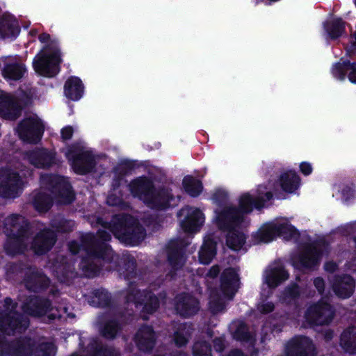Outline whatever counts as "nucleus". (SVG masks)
Returning a JSON list of instances; mask_svg holds the SVG:
<instances>
[{
	"label": "nucleus",
	"instance_id": "603ef678",
	"mask_svg": "<svg viewBox=\"0 0 356 356\" xmlns=\"http://www.w3.org/2000/svg\"><path fill=\"white\" fill-rule=\"evenodd\" d=\"M224 347L223 341L221 339L215 340L214 348L217 351H221Z\"/></svg>",
	"mask_w": 356,
	"mask_h": 356
},
{
	"label": "nucleus",
	"instance_id": "864d4df0",
	"mask_svg": "<svg viewBox=\"0 0 356 356\" xmlns=\"http://www.w3.org/2000/svg\"><path fill=\"white\" fill-rule=\"evenodd\" d=\"M69 248L70 251L74 254L79 251V246L76 243H71L69 245Z\"/></svg>",
	"mask_w": 356,
	"mask_h": 356
},
{
	"label": "nucleus",
	"instance_id": "0eeeda50",
	"mask_svg": "<svg viewBox=\"0 0 356 356\" xmlns=\"http://www.w3.org/2000/svg\"><path fill=\"white\" fill-rule=\"evenodd\" d=\"M65 154L73 170L77 174L83 175L90 172L96 163L95 155L84 143L67 147Z\"/></svg>",
	"mask_w": 356,
	"mask_h": 356
},
{
	"label": "nucleus",
	"instance_id": "09e8293b",
	"mask_svg": "<svg viewBox=\"0 0 356 356\" xmlns=\"http://www.w3.org/2000/svg\"><path fill=\"white\" fill-rule=\"evenodd\" d=\"M219 273V268L217 266H213L207 272L206 276L208 277H215Z\"/></svg>",
	"mask_w": 356,
	"mask_h": 356
},
{
	"label": "nucleus",
	"instance_id": "f8f14e48",
	"mask_svg": "<svg viewBox=\"0 0 356 356\" xmlns=\"http://www.w3.org/2000/svg\"><path fill=\"white\" fill-rule=\"evenodd\" d=\"M179 216L181 227L188 233L197 232L204 224L205 220L203 213L200 209L189 207L181 209Z\"/></svg>",
	"mask_w": 356,
	"mask_h": 356
},
{
	"label": "nucleus",
	"instance_id": "bf43d9fd",
	"mask_svg": "<svg viewBox=\"0 0 356 356\" xmlns=\"http://www.w3.org/2000/svg\"><path fill=\"white\" fill-rule=\"evenodd\" d=\"M82 268H83V269H86V271H88V270H92V267H86V265H85V264H82Z\"/></svg>",
	"mask_w": 356,
	"mask_h": 356
},
{
	"label": "nucleus",
	"instance_id": "f257e3e1",
	"mask_svg": "<svg viewBox=\"0 0 356 356\" xmlns=\"http://www.w3.org/2000/svg\"><path fill=\"white\" fill-rule=\"evenodd\" d=\"M273 184L259 186L252 193L241 194L238 200V208L232 206H220L214 211L213 224L218 229L216 232L226 238L227 245L234 250L242 249L246 237L240 230L244 215L252 212L254 208L260 209L273 197Z\"/></svg>",
	"mask_w": 356,
	"mask_h": 356
},
{
	"label": "nucleus",
	"instance_id": "cd10ccee",
	"mask_svg": "<svg viewBox=\"0 0 356 356\" xmlns=\"http://www.w3.org/2000/svg\"><path fill=\"white\" fill-rule=\"evenodd\" d=\"M154 339V334L150 327H144L141 328L136 336V343L139 348L146 350L152 346Z\"/></svg>",
	"mask_w": 356,
	"mask_h": 356
},
{
	"label": "nucleus",
	"instance_id": "423d86ee",
	"mask_svg": "<svg viewBox=\"0 0 356 356\" xmlns=\"http://www.w3.org/2000/svg\"><path fill=\"white\" fill-rule=\"evenodd\" d=\"M298 236L296 228L290 224L286 218H281L262 225L260 228L252 234L255 243H268L277 236L284 239H291Z\"/></svg>",
	"mask_w": 356,
	"mask_h": 356
},
{
	"label": "nucleus",
	"instance_id": "052dcab7",
	"mask_svg": "<svg viewBox=\"0 0 356 356\" xmlns=\"http://www.w3.org/2000/svg\"><path fill=\"white\" fill-rule=\"evenodd\" d=\"M56 229L58 231H65V229L61 227H56Z\"/></svg>",
	"mask_w": 356,
	"mask_h": 356
},
{
	"label": "nucleus",
	"instance_id": "4d7b16f0",
	"mask_svg": "<svg viewBox=\"0 0 356 356\" xmlns=\"http://www.w3.org/2000/svg\"><path fill=\"white\" fill-rule=\"evenodd\" d=\"M229 356H244V355L239 350H235Z\"/></svg>",
	"mask_w": 356,
	"mask_h": 356
},
{
	"label": "nucleus",
	"instance_id": "bb28decb",
	"mask_svg": "<svg viewBox=\"0 0 356 356\" xmlns=\"http://www.w3.org/2000/svg\"><path fill=\"white\" fill-rule=\"evenodd\" d=\"M340 345L346 352L356 353V327H349L343 332Z\"/></svg>",
	"mask_w": 356,
	"mask_h": 356
},
{
	"label": "nucleus",
	"instance_id": "b1692460",
	"mask_svg": "<svg viewBox=\"0 0 356 356\" xmlns=\"http://www.w3.org/2000/svg\"><path fill=\"white\" fill-rule=\"evenodd\" d=\"M333 290L337 296L342 298H346L351 296L354 290V282L349 276H344L337 279L333 284Z\"/></svg>",
	"mask_w": 356,
	"mask_h": 356
},
{
	"label": "nucleus",
	"instance_id": "7ed1b4c3",
	"mask_svg": "<svg viewBox=\"0 0 356 356\" xmlns=\"http://www.w3.org/2000/svg\"><path fill=\"white\" fill-rule=\"evenodd\" d=\"M39 40L44 46L33 60L34 70L42 76L52 77L58 72L61 61L58 42L51 40L47 33L40 35Z\"/></svg>",
	"mask_w": 356,
	"mask_h": 356
},
{
	"label": "nucleus",
	"instance_id": "412c9836",
	"mask_svg": "<svg viewBox=\"0 0 356 356\" xmlns=\"http://www.w3.org/2000/svg\"><path fill=\"white\" fill-rule=\"evenodd\" d=\"M19 32V25L15 19L10 15H3L0 21V36L13 38H15Z\"/></svg>",
	"mask_w": 356,
	"mask_h": 356
},
{
	"label": "nucleus",
	"instance_id": "a878e982",
	"mask_svg": "<svg viewBox=\"0 0 356 356\" xmlns=\"http://www.w3.org/2000/svg\"><path fill=\"white\" fill-rule=\"evenodd\" d=\"M33 305H34L35 308L29 309L27 311V312L31 315L42 316L47 314L51 319H54L60 316V314L52 312L54 309L52 307L50 308L51 304L47 300H35Z\"/></svg>",
	"mask_w": 356,
	"mask_h": 356
},
{
	"label": "nucleus",
	"instance_id": "1a4fd4ad",
	"mask_svg": "<svg viewBox=\"0 0 356 356\" xmlns=\"http://www.w3.org/2000/svg\"><path fill=\"white\" fill-rule=\"evenodd\" d=\"M41 182L48 187L52 193L58 195L60 198L58 201L60 203L67 204L72 201L74 194L65 178L57 175H43L41 177Z\"/></svg>",
	"mask_w": 356,
	"mask_h": 356
},
{
	"label": "nucleus",
	"instance_id": "37998d69",
	"mask_svg": "<svg viewBox=\"0 0 356 356\" xmlns=\"http://www.w3.org/2000/svg\"><path fill=\"white\" fill-rule=\"evenodd\" d=\"M348 54H356V33L351 36L349 44L346 47Z\"/></svg>",
	"mask_w": 356,
	"mask_h": 356
},
{
	"label": "nucleus",
	"instance_id": "5fc2aeb1",
	"mask_svg": "<svg viewBox=\"0 0 356 356\" xmlns=\"http://www.w3.org/2000/svg\"><path fill=\"white\" fill-rule=\"evenodd\" d=\"M89 254L90 256H97V257H104V254L103 252H97L96 250H89Z\"/></svg>",
	"mask_w": 356,
	"mask_h": 356
},
{
	"label": "nucleus",
	"instance_id": "4468645a",
	"mask_svg": "<svg viewBox=\"0 0 356 356\" xmlns=\"http://www.w3.org/2000/svg\"><path fill=\"white\" fill-rule=\"evenodd\" d=\"M333 316L331 307L325 302L310 306L305 312V318L310 325H323L329 323Z\"/></svg>",
	"mask_w": 356,
	"mask_h": 356
},
{
	"label": "nucleus",
	"instance_id": "9d476101",
	"mask_svg": "<svg viewBox=\"0 0 356 356\" xmlns=\"http://www.w3.org/2000/svg\"><path fill=\"white\" fill-rule=\"evenodd\" d=\"M326 251L327 248L322 244L310 246L300 254L293 256L292 265L300 270L311 268L318 264Z\"/></svg>",
	"mask_w": 356,
	"mask_h": 356
},
{
	"label": "nucleus",
	"instance_id": "72a5a7b5",
	"mask_svg": "<svg viewBox=\"0 0 356 356\" xmlns=\"http://www.w3.org/2000/svg\"><path fill=\"white\" fill-rule=\"evenodd\" d=\"M51 202V197L45 194L40 193L35 197L33 204L38 211L44 212L49 209Z\"/></svg>",
	"mask_w": 356,
	"mask_h": 356
},
{
	"label": "nucleus",
	"instance_id": "58836bf2",
	"mask_svg": "<svg viewBox=\"0 0 356 356\" xmlns=\"http://www.w3.org/2000/svg\"><path fill=\"white\" fill-rule=\"evenodd\" d=\"M118 331V325L115 322H108L102 330L104 336L106 338H113Z\"/></svg>",
	"mask_w": 356,
	"mask_h": 356
},
{
	"label": "nucleus",
	"instance_id": "79ce46f5",
	"mask_svg": "<svg viewBox=\"0 0 356 356\" xmlns=\"http://www.w3.org/2000/svg\"><path fill=\"white\" fill-rule=\"evenodd\" d=\"M157 306V298L149 296L148 301L145 303L143 309L148 312H152L156 309Z\"/></svg>",
	"mask_w": 356,
	"mask_h": 356
},
{
	"label": "nucleus",
	"instance_id": "39448f33",
	"mask_svg": "<svg viewBox=\"0 0 356 356\" xmlns=\"http://www.w3.org/2000/svg\"><path fill=\"white\" fill-rule=\"evenodd\" d=\"M130 191L134 196L138 197L149 207L160 209L170 205L172 197L169 191H155L152 182L145 178L134 180L130 185Z\"/></svg>",
	"mask_w": 356,
	"mask_h": 356
},
{
	"label": "nucleus",
	"instance_id": "de8ad7c7",
	"mask_svg": "<svg viewBox=\"0 0 356 356\" xmlns=\"http://www.w3.org/2000/svg\"><path fill=\"white\" fill-rule=\"evenodd\" d=\"M273 303L268 302L262 305H259L258 309L262 313H268L273 309Z\"/></svg>",
	"mask_w": 356,
	"mask_h": 356
},
{
	"label": "nucleus",
	"instance_id": "a18cd8bd",
	"mask_svg": "<svg viewBox=\"0 0 356 356\" xmlns=\"http://www.w3.org/2000/svg\"><path fill=\"white\" fill-rule=\"evenodd\" d=\"M74 132V129L70 126H66L61 129V138L63 140H68L72 136Z\"/></svg>",
	"mask_w": 356,
	"mask_h": 356
},
{
	"label": "nucleus",
	"instance_id": "a211bd4d",
	"mask_svg": "<svg viewBox=\"0 0 356 356\" xmlns=\"http://www.w3.org/2000/svg\"><path fill=\"white\" fill-rule=\"evenodd\" d=\"M332 73L335 79L341 81L345 79L347 74L349 81L356 83V63H350L346 59L341 58L339 63L333 65Z\"/></svg>",
	"mask_w": 356,
	"mask_h": 356
},
{
	"label": "nucleus",
	"instance_id": "4c0bfd02",
	"mask_svg": "<svg viewBox=\"0 0 356 356\" xmlns=\"http://www.w3.org/2000/svg\"><path fill=\"white\" fill-rule=\"evenodd\" d=\"M188 330H186L185 325L182 326L181 329L175 334V341L176 344L179 346L184 345L188 341Z\"/></svg>",
	"mask_w": 356,
	"mask_h": 356
},
{
	"label": "nucleus",
	"instance_id": "c756f323",
	"mask_svg": "<svg viewBox=\"0 0 356 356\" xmlns=\"http://www.w3.org/2000/svg\"><path fill=\"white\" fill-rule=\"evenodd\" d=\"M199 309L198 302L196 299L191 296H186L182 301L179 302L177 306V311L181 315L188 316L194 314Z\"/></svg>",
	"mask_w": 356,
	"mask_h": 356
},
{
	"label": "nucleus",
	"instance_id": "5701e85b",
	"mask_svg": "<svg viewBox=\"0 0 356 356\" xmlns=\"http://www.w3.org/2000/svg\"><path fill=\"white\" fill-rule=\"evenodd\" d=\"M54 243L55 237L53 232L46 231L35 238L31 248L35 253L40 254L49 250Z\"/></svg>",
	"mask_w": 356,
	"mask_h": 356
},
{
	"label": "nucleus",
	"instance_id": "20e7f679",
	"mask_svg": "<svg viewBox=\"0 0 356 356\" xmlns=\"http://www.w3.org/2000/svg\"><path fill=\"white\" fill-rule=\"evenodd\" d=\"M239 287V277L237 270L229 268L224 270L221 276L219 291L211 295L209 307L212 312L218 313L225 307L226 300H231Z\"/></svg>",
	"mask_w": 356,
	"mask_h": 356
},
{
	"label": "nucleus",
	"instance_id": "e2e57ef3",
	"mask_svg": "<svg viewBox=\"0 0 356 356\" xmlns=\"http://www.w3.org/2000/svg\"><path fill=\"white\" fill-rule=\"evenodd\" d=\"M103 248H104V249L105 250V251H106V252L109 250H108V247H107L106 245H104V247H103Z\"/></svg>",
	"mask_w": 356,
	"mask_h": 356
},
{
	"label": "nucleus",
	"instance_id": "473e14b6",
	"mask_svg": "<svg viewBox=\"0 0 356 356\" xmlns=\"http://www.w3.org/2000/svg\"><path fill=\"white\" fill-rule=\"evenodd\" d=\"M324 26L330 38H337L343 33L345 24L341 19H336L332 21V24H325Z\"/></svg>",
	"mask_w": 356,
	"mask_h": 356
},
{
	"label": "nucleus",
	"instance_id": "9b49d317",
	"mask_svg": "<svg viewBox=\"0 0 356 356\" xmlns=\"http://www.w3.org/2000/svg\"><path fill=\"white\" fill-rule=\"evenodd\" d=\"M17 131L23 140L28 143H36L42 137L44 124L36 115L31 114L20 123Z\"/></svg>",
	"mask_w": 356,
	"mask_h": 356
},
{
	"label": "nucleus",
	"instance_id": "6e6552de",
	"mask_svg": "<svg viewBox=\"0 0 356 356\" xmlns=\"http://www.w3.org/2000/svg\"><path fill=\"white\" fill-rule=\"evenodd\" d=\"M112 232L119 239L131 245H135L144 237V230L131 216H122L114 222Z\"/></svg>",
	"mask_w": 356,
	"mask_h": 356
},
{
	"label": "nucleus",
	"instance_id": "680f3d73",
	"mask_svg": "<svg viewBox=\"0 0 356 356\" xmlns=\"http://www.w3.org/2000/svg\"><path fill=\"white\" fill-rule=\"evenodd\" d=\"M170 263H171L172 265H174V266L177 265V263H176L175 261H174L171 258L170 259Z\"/></svg>",
	"mask_w": 356,
	"mask_h": 356
},
{
	"label": "nucleus",
	"instance_id": "6e6d98bb",
	"mask_svg": "<svg viewBox=\"0 0 356 356\" xmlns=\"http://www.w3.org/2000/svg\"><path fill=\"white\" fill-rule=\"evenodd\" d=\"M139 295L140 296V293H139V292H138V291H136V293H135L130 294V295L128 296V298H127L128 301H130V302H131V301H135V300L136 301V299H137L136 296H139Z\"/></svg>",
	"mask_w": 356,
	"mask_h": 356
},
{
	"label": "nucleus",
	"instance_id": "c9c22d12",
	"mask_svg": "<svg viewBox=\"0 0 356 356\" xmlns=\"http://www.w3.org/2000/svg\"><path fill=\"white\" fill-rule=\"evenodd\" d=\"M193 356H211V348L204 342H197L193 346Z\"/></svg>",
	"mask_w": 356,
	"mask_h": 356
},
{
	"label": "nucleus",
	"instance_id": "f3484780",
	"mask_svg": "<svg viewBox=\"0 0 356 356\" xmlns=\"http://www.w3.org/2000/svg\"><path fill=\"white\" fill-rule=\"evenodd\" d=\"M278 183L283 191L295 193L301 185V179L295 170H284L280 172Z\"/></svg>",
	"mask_w": 356,
	"mask_h": 356
},
{
	"label": "nucleus",
	"instance_id": "aec40b11",
	"mask_svg": "<svg viewBox=\"0 0 356 356\" xmlns=\"http://www.w3.org/2000/svg\"><path fill=\"white\" fill-rule=\"evenodd\" d=\"M314 348L309 339L299 337L291 342L290 356H314Z\"/></svg>",
	"mask_w": 356,
	"mask_h": 356
},
{
	"label": "nucleus",
	"instance_id": "c03bdc74",
	"mask_svg": "<svg viewBox=\"0 0 356 356\" xmlns=\"http://www.w3.org/2000/svg\"><path fill=\"white\" fill-rule=\"evenodd\" d=\"M299 294V290L296 286H293L291 289H287L283 301H287L288 299H293Z\"/></svg>",
	"mask_w": 356,
	"mask_h": 356
},
{
	"label": "nucleus",
	"instance_id": "0e129e2a",
	"mask_svg": "<svg viewBox=\"0 0 356 356\" xmlns=\"http://www.w3.org/2000/svg\"><path fill=\"white\" fill-rule=\"evenodd\" d=\"M6 302L7 304H10V303L11 302V300H10V299H6Z\"/></svg>",
	"mask_w": 356,
	"mask_h": 356
},
{
	"label": "nucleus",
	"instance_id": "f03ea898",
	"mask_svg": "<svg viewBox=\"0 0 356 356\" xmlns=\"http://www.w3.org/2000/svg\"><path fill=\"white\" fill-rule=\"evenodd\" d=\"M28 325V321L16 314L0 315V356H54L56 348L53 343H38L31 339L22 341L12 352H8L5 335L21 332Z\"/></svg>",
	"mask_w": 356,
	"mask_h": 356
},
{
	"label": "nucleus",
	"instance_id": "ea45409f",
	"mask_svg": "<svg viewBox=\"0 0 356 356\" xmlns=\"http://www.w3.org/2000/svg\"><path fill=\"white\" fill-rule=\"evenodd\" d=\"M21 222H24V218L18 215H12L6 219V225L17 227Z\"/></svg>",
	"mask_w": 356,
	"mask_h": 356
},
{
	"label": "nucleus",
	"instance_id": "6ab92c4d",
	"mask_svg": "<svg viewBox=\"0 0 356 356\" xmlns=\"http://www.w3.org/2000/svg\"><path fill=\"white\" fill-rule=\"evenodd\" d=\"M26 159L36 168H48L54 163V156L44 149H37L26 154Z\"/></svg>",
	"mask_w": 356,
	"mask_h": 356
},
{
	"label": "nucleus",
	"instance_id": "dca6fc26",
	"mask_svg": "<svg viewBox=\"0 0 356 356\" xmlns=\"http://www.w3.org/2000/svg\"><path fill=\"white\" fill-rule=\"evenodd\" d=\"M219 240L220 236L217 233H209L206 235L199 252V260L201 264H208L214 258L216 253V246Z\"/></svg>",
	"mask_w": 356,
	"mask_h": 356
},
{
	"label": "nucleus",
	"instance_id": "2eb2a0df",
	"mask_svg": "<svg viewBox=\"0 0 356 356\" xmlns=\"http://www.w3.org/2000/svg\"><path fill=\"white\" fill-rule=\"evenodd\" d=\"M289 277L282 264L277 262L270 265L265 271L264 283L270 288H275Z\"/></svg>",
	"mask_w": 356,
	"mask_h": 356
},
{
	"label": "nucleus",
	"instance_id": "2f4dec72",
	"mask_svg": "<svg viewBox=\"0 0 356 356\" xmlns=\"http://www.w3.org/2000/svg\"><path fill=\"white\" fill-rule=\"evenodd\" d=\"M183 186L191 196L196 197L202 191V186L199 180L191 176H186L183 179Z\"/></svg>",
	"mask_w": 356,
	"mask_h": 356
},
{
	"label": "nucleus",
	"instance_id": "3c124183",
	"mask_svg": "<svg viewBox=\"0 0 356 356\" xmlns=\"http://www.w3.org/2000/svg\"><path fill=\"white\" fill-rule=\"evenodd\" d=\"M337 268V264L334 262L330 261L325 264V269L327 272H334Z\"/></svg>",
	"mask_w": 356,
	"mask_h": 356
},
{
	"label": "nucleus",
	"instance_id": "4be33fe9",
	"mask_svg": "<svg viewBox=\"0 0 356 356\" xmlns=\"http://www.w3.org/2000/svg\"><path fill=\"white\" fill-rule=\"evenodd\" d=\"M24 65L17 58H9L3 70L5 79L18 80L22 77L25 72Z\"/></svg>",
	"mask_w": 356,
	"mask_h": 356
},
{
	"label": "nucleus",
	"instance_id": "393cba45",
	"mask_svg": "<svg viewBox=\"0 0 356 356\" xmlns=\"http://www.w3.org/2000/svg\"><path fill=\"white\" fill-rule=\"evenodd\" d=\"M83 93V84L79 78L72 77L66 81L65 84V95L67 98L76 101L82 97Z\"/></svg>",
	"mask_w": 356,
	"mask_h": 356
},
{
	"label": "nucleus",
	"instance_id": "c85d7f7f",
	"mask_svg": "<svg viewBox=\"0 0 356 356\" xmlns=\"http://www.w3.org/2000/svg\"><path fill=\"white\" fill-rule=\"evenodd\" d=\"M333 196L343 202H350L356 198V191L353 184H340L334 187Z\"/></svg>",
	"mask_w": 356,
	"mask_h": 356
},
{
	"label": "nucleus",
	"instance_id": "f704fd0d",
	"mask_svg": "<svg viewBox=\"0 0 356 356\" xmlns=\"http://www.w3.org/2000/svg\"><path fill=\"white\" fill-rule=\"evenodd\" d=\"M236 330L234 332V337L236 339L245 341L250 339V334L247 331L246 325L242 322L234 323L232 325L231 329Z\"/></svg>",
	"mask_w": 356,
	"mask_h": 356
},
{
	"label": "nucleus",
	"instance_id": "e433bc0d",
	"mask_svg": "<svg viewBox=\"0 0 356 356\" xmlns=\"http://www.w3.org/2000/svg\"><path fill=\"white\" fill-rule=\"evenodd\" d=\"M229 198V194L224 188H216L213 191L211 200L216 203L226 202Z\"/></svg>",
	"mask_w": 356,
	"mask_h": 356
},
{
	"label": "nucleus",
	"instance_id": "a19ab883",
	"mask_svg": "<svg viewBox=\"0 0 356 356\" xmlns=\"http://www.w3.org/2000/svg\"><path fill=\"white\" fill-rule=\"evenodd\" d=\"M299 170L303 175L309 176L313 172L312 164L308 161H302L299 164Z\"/></svg>",
	"mask_w": 356,
	"mask_h": 356
},
{
	"label": "nucleus",
	"instance_id": "ddd939ff",
	"mask_svg": "<svg viewBox=\"0 0 356 356\" xmlns=\"http://www.w3.org/2000/svg\"><path fill=\"white\" fill-rule=\"evenodd\" d=\"M22 185V179L9 170H0V195L14 198L21 191Z\"/></svg>",
	"mask_w": 356,
	"mask_h": 356
},
{
	"label": "nucleus",
	"instance_id": "13d9d810",
	"mask_svg": "<svg viewBox=\"0 0 356 356\" xmlns=\"http://www.w3.org/2000/svg\"><path fill=\"white\" fill-rule=\"evenodd\" d=\"M110 239V235L106 234L104 236L102 237V240L106 241Z\"/></svg>",
	"mask_w": 356,
	"mask_h": 356
},
{
	"label": "nucleus",
	"instance_id": "49530a36",
	"mask_svg": "<svg viewBox=\"0 0 356 356\" xmlns=\"http://www.w3.org/2000/svg\"><path fill=\"white\" fill-rule=\"evenodd\" d=\"M121 202V198L119 197H115L113 194L109 195L107 198V203L111 206L120 205Z\"/></svg>",
	"mask_w": 356,
	"mask_h": 356
},
{
	"label": "nucleus",
	"instance_id": "8fccbe9b",
	"mask_svg": "<svg viewBox=\"0 0 356 356\" xmlns=\"http://www.w3.org/2000/svg\"><path fill=\"white\" fill-rule=\"evenodd\" d=\"M314 285L319 291V293H322L323 287H324V282L322 279L318 277L314 280Z\"/></svg>",
	"mask_w": 356,
	"mask_h": 356
},
{
	"label": "nucleus",
	"instance_id": "7c9ffc66",
	"mask_svg": "<svg viewBox=\"0 0 356 356\" xmlns=\"http://www.w3.org/2000/svg\"><path fill=\"white\" fill-rule=\"evenodd\" d=\"M15 106V101L8 94L0 90V115L5 118H10V111Z\"/></svg>",
	"mask_w": 356,
	"mask_h": 356
}]
</instances>
